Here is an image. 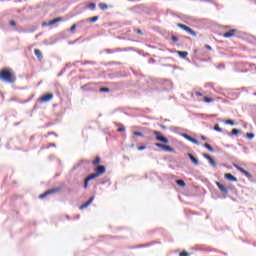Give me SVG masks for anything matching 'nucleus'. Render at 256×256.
Here are the masks:
<instances>
[{
	"label": "nucleus",
	"mask_w": 256,
	"mask_h": 256,
	"mask_svg": "<svg viewBox=\"0 0 256 256\" xmlns=\"http://www.w3.org/2000/svg\"><path fill=\"white\" fill-rule=\"evenodd\" d=\"M0 79L4 83H15L17 81V76L15 73L11 72L9 69H3L0 71Z\"/></svg>",
	"instance_id": "1"
},
{
	"label": "nucleus",
	"mask_w": 256,
	"mask_h": 256,
	"mask_svg": "<svg viewBox=\"0 0 256 256\" xmlns=\"http://www.w3.org/2000/svg\"><path fill=\"white\" fill-rule=\"evenodd\" d=\"M177 27H179L180 29H183V31H186L188 35H192V37H197V32H195V30L191 29L189 26L178 23Z\"/></svg>",
	"instance_id": "2"
},
{
	"label": "nucleus",
	"mask_w": 256,
	"mask_h": 256,
	"mask_svg": "<svg viewBox=\"0 0 256 256\" xmlns=\"http://www.w3.org/2000/svg\"><path fill=\"white\" fill-rule=\"evenodd\" d=\"M60 191H61L60 187L49 189L46 192H44L43 194H40L39 199H45V197H47V195H53L55 193H59Z\"/></svg>",
	"instance_id": "3"
},
{
	"label": "nucleus",
	"mask_w": 256,
	"mask_h": 256,
	"mask_svg": "<svg viewBox=\"0 0 256 256\" xmlns=\"http://www.w3.org/2000/svg\"><path fill=\"white\" fill-rule=\"evenodd\" d=\"M154 135H156V141H160V143H169V139L164 137L160 131L154 130Z\"/></svg>",
	"instance_id": "4"
},
{
	"label": "nucleus",
	"mask_w": 256,
	"mask_h": 256,
	"mask_svg": "<svg viewBox=\"0 0 256 256\" xmlns=\"http://www.w3.org/2000/svg\"><path fill=\"white\" fill-rule=\"evenodd\" d=\"M234 167H235V169H237V171H239L240 173L245 175V177H247V179H253V175L249 171L245 170L243 167H241L237 164H235Z\"/></svg>",
	"instance_id": "5"
},
{
	"label": "nucleus",
	"mask_w": 256,
	"mask_h": 256,
	"mask_svg": "<svg viewBox=\"0 0 256 256\" xmlns=\"http://www.w3.org/2000/svg\"><path fill=\"white\" fill-rule=\"evenodd\" d=\"M99 177L96 173L88 175L84 180V189H87L89 187V182L92 181V179H97Z\"/></svg>",
	"instance_id": "6"
},
{
	"label": "nucleus",
	"mask_w": 256,
	"mask_h": 256,
	"mask_svg": "<svg viewBox=\"0 0 256 256\" xmlns=\"http://www.w3.org/2000/svg\"><path fill=\"white\" fill-rule=\"evenodd\" d=\"M95 174L98 176V177H101V175H103L105 173V171H107V168H105V166L103 165H98L95 169Z\"/></svg>",
	"instance_id": "7"
},
{
	"label": "nucleus",
	"mask_w": 256,
	"mask_h": 256,
	"mask_svg": "<svg viewBox=\"0 0 256 256\" xmlns=\"http://www.w3.org/2000/svg\"><path fill=\"white\" fill-rule=\"evenodd\" d=\"M51 99H53V94L52 93H48V94L40 97L39 101L41 103H47V102L51 101Z\"/></svg>",
	"instance_id": "8"
},
{
	"label": "nucleus",
	"mask_w": 256,
	"mask_h": 256,
	"mask_svg": "<svg viewBox=\"0 0 256 256\" xmlns=\"http://www.w3.org/2000/svg\"><path fill=\"white\" fill-rule=\"evenodd\" d=\"M93 201H95V196L90 197L88 201H86L84 204L80 205L79 209L80 210L87 209L89 207V205H91L93 203Z\"/></svg>",
	"instance_id": "9"
},
{
	"label": "nucleus",
	"mask_w": 256,
	"mask_h": 256,
	"mask_svg": "<svg viewBox=\"0 0 256 256\" xmlns=\"http://www.w3.org/2000/svg\"><path fill=\"white\" fill-rule=\"evenodd\" d=\"M216 185L221 193L223 195H227L229 193V189L225 187V185L221 184V182H216Z\"/></svg>",
	"instance_id": "10"
},
{
	"label": "nucleus",
	"mask_w": 256,
	"mask_h": 256,
	"mask_svg": "<svg viewBox=\"0 0 256 256\" xmlns=\"http://www.w3.org/2000/svg\"><path fill=\"white\" fill-rule=\"evenodd\" d=\"M235 33H237V29H231L230 31L225 32L223 37H225V39H230V37H233Z\"/></svg>",
	"instance_id": "11"
},
{
	"label": "nucleus",
	"mask_w": 256,
	"mask_h": 256,
	"mask_svg": "<svg viewBox=\"0 0 256 256\" xmlns=\"http://www.w3.org/2000/svg\"><path fill=\"white\" fill-rule=\"evenodd\" d=\"M86 20H80L77 24H73L70 28L71 33H74L77 27H81Z\"/></svg>",
	"instance_id": "12"
},
{
	"label": "nucleus",
	"mask_w": 256,
	"mask_h": 256,
	"mask_svg": "<svg viewBox=\"0 0 256 256\" xmlns=\"http://www.w3.org/2000/svg\"><path fill=\"white\" fill-rule=\"evenodd\" d=\"M224 179H227L228 181H233V182L237 181V177L233 176V174L231 173H226L224 175Z\"/></svg>",
	"instance_id": "13"
},
{
	"label": "nucleus",
	"mask_w": 256,
	"mask_h": 256,
	"mask_svg": "<svg viewBox=\"0 0 256 256\" xmlns=\"http://www.w3.org/2000/svg\"><path fill=\"white\" fill-rule=\"evenodd\" d=\"M188 157L194 165H199V159H197L193 154L188 153Z\"/></svg>",
	"instance_id": "14"
},
{
	"label": "nucleus",
	"mask_w": 256,
	"mask_h": 256,
	"mask_svg": "<svg viewBox=\"0 0 256 256\" xmlns=\"http://www.w3.org/2000/svg\"><path fill=\"white\" fill-rule=\"evenodd\" d=\"M131 11H133V13H141V11H143V6L142 5H136V6L131 8Z\"/></svg>",
	"instance_id": "15"
},
{
	"label": "nucleus",
	"mask_w": 256,
	"mask_h": 256,
	"mask_svg": "<svg viewBox=\"0 0 256 256\" xmlns=\"http://www.w3.org/2000/svg\"><path fill=\"white\" fill-rule=\"evenodd\" d=\"M34 55H36V57H37V59H39V61H41V59H43V53H41V50H39V49L34 50Z\"/></svg>",
	"instance_id": "16"
},
{
	"label": "nucleus",
	"mask_w": 256,
	"mask_h": 256,
	"mask_svg": "<svg viewBox=\"0 0 256 256\" xmlns=\"http://www.w3.org/2000/svg\"><path fill=\"white\" fill-rule=\"evenodd\" d=\"M163 151H166L167 153H175V148H173L169 145H164Z\"/></svg>",
	"instance_id": "17"
},
{
	"label": "nucleus",
	"mask_w": 256,
	"mask_h": 256,
	"mask_svg": "<svg viewBox=\"0 0 256 256\" xmlns=\"http://www.w3.org/2000/svg\"><path fill=\"white\" fill-rule=\"evenodd\" d=\"M177 54L179 55V57H181V59H186L187 56L189 55V52H187V51H178Z\"/></svg>",
	"instance_id": "18"
},
{
	"label": "nucleus",
	"mask_w": 256,
	"mask_h": 256,
	"mask_svg": "<svg viewBox=\"0 0 256 256\" xmlns=\"http://www.w3.org/2000/svg\"><path fill=\"white\" fill-rule=\"evenodd\" d=\"M96 21H99V16H94L92 18L86 19L85 23H96Z\"/></svg>",
	"instance_id": "19"
},
{
	"label": "nucleus",
	"mask_w": 256,
	"mask_h": 256,
	"mask_svg": "<svg viewBox=\"0 0 256 256\" xmlns=\"http://www.w3.org/2000/svg\"><path fill=\"white\" fill-rule=\"evenodd\" d=\"M60 21H63V18L57 17V18H55L53 20H50L48 25H55V23H59Z\"/></svg>",
	"instance_id": "20"
},
{
	"label": "nucleus",
	"mask_w": 256,
	"mask_h": 256,
	"mask_svg": "<svg viewBox=\"0 0 256 256\" xmlns=\"http://www.w3.org/2000/svg\"><path fill=\"white\" fill-rule=\"evenodd\" d=\"M96 7H97V4H95V3H89L86 7H85V9H90V11H95V9H96Z\"/></svg>",
	"instance_id": "21"
},
{
	"label": "nucleus",
	"mask_w": 256,
	"mask_h": 256,
	"mask_svg": "<svg viewBox=\"0 0 256 256\" xmlns=\"http://www.w3.org/2000/svg\"><path fill=\"white\" fill-rule=\"evenodd\" d=\"M98 7L102 10V11H107V9H109V6L105 3H99Z\"/></svg>",
	"instance_id": "22"
},
{
	"label": "nucleus",
	"mask_w": 256,
	"mask_h": 256,
	"mask_svg": "<svg viewBox=\"0 0 256 256\" xmlns=\"http://www.w3.org/2000/svg\"><path fill=\"white\" fill-rule=\"evenodd\" d=\"M203 147H204L205 149H208V150L210 151V153H215V149L212 148V146H211L210 144L205 143V144L203 145Z\"/></svg>",
	"instance_id": "23"
},
{
	"label": "nucleus",
	"mask_w": 256,
	"mask_h": 256,
	"mask_svg": "<svg viewBox=\"0 0 256 256\" xmlns=\"http://www.w3.org/2000/svg\"><path fill=\"white\" fill-rule=\"evenodd\" d=\"M101 163V157L97 156L94 161H92V165L95 167Z\"/></svg>",
	"instance_id": "24"
},
{
	"label": "nucleus",
	"mask_w": 256,
	"mask_h": 256,
	"mask_svg": "<svg viewBox=\"0 0 256 256\" xmlns=\"http://www.w3.org/2000/svg\"><path fill=\"white\" fill-rule=\"evenodd\" d=\"M177 185H179V187H185L187 184L185 183L184 180L178 179L176 181Z\"/></svg>",
	"instance_id": "25"
},
{
	"label": "nucleus",
	"mask_w": 256,
	"mask_h": 256,
	"mask_svg": "<svg viewBox=\"0 0 256 256\" xmlns=\"http://www.w3.org/2000/svg\"><path fill=\"white\" fill-rule=\"evenodd\" d=\"M81 65H97V62H95V61H85V62H81Z\"/></svg>",
	"instance_id": "26"
},
{
	"label": "nucleus",
	"mask_w": 256,
	"mask_h": 256,
	"mask_svg": "<svg viewBox=\"0 0 256 256\" xmlns=\"http://www.w3.org/2000/svg\"><path fill=\"white\" fill-rule=\"evenodd\" d=\"M241 133V131L237 128L232 129L231 135L237 136Z\"/></svg>",
	"instance_id": "27"
},
{
	"label": "nucleus",
	"mask_w": 256,
	"mask_h": 256,
	"mask_svg": "<svg viewBox=\"0 0 256 256\" xmlns=\"http://www.w3.org/2000/svg\"><path fill=\"white\" fill-rule=\"evenodd\" d=\"M110 179L109 177H104L101 181H100V185H105L106 183H109Z\"/></svg>",
	"instance_id": "28"
},
{
	"label": "nucleus",
	"mask_w": 256,
	"mask_h": 256,
	"mask_svg": "<svg viewBox=\"0 0 256 256\" xmlns=\"http://www.w3.org/2000/svg\"><path fill=\"white\" fill-rule=\"evenodd\" d=\"M203 101H204L205 103H213L214 99L205 96V97L203 98Z\"/></svg>",
	"instance_id": "29"
},
{
	"label": "nucleus",
	"mask_w": 256,
	"mask_h": 256,
	"mask_svg": "<svg viewBox=\"0 0 256 256\" xmlns=\"http://www.w3.org/2000/svg\"><path fill=\"white\" fill-rule=\"evenodd\" d=\"M214 131H217L218 133H223V129L221 127H219V124H216L214 126Z\"/></svg>",
	"instance_id": "30"
},
{
	"label": "nucleus",
	"mask_w": 256,
	"mask_h": 256,
	"mask_svg": "<svg viewBox=\"0 0 256 256\" xmlns=\"http://www.w3.org/2000/svg\"><path fill=\"white\" fill-rule=\"evenodd\" d=\"M208 161L212 167H217V162H215V159L210 158Z\"/></svg>",
	"instance_id": "31"
},
{
	"label": "nucleus",
	"mask_w": 256,
	"mask_h": 256,
	"mask_svg": "<svg viewBox=\"0 0 256 256\" xmlns=\"http://www.w3.org/2000/svg\"><path fill=\"white\" fill-rule=\"evenodd\" d=\"M109 91H111V90L107 87L100 88V93H109Z\"/></svg>",
	"instance_id": "32"
},
{
	"label": "nucleus",
	"mask_w": 256,
	"mask_h": 256,
	"mask_svg": "<svg viewBox=\"0 0 256 256\" xmlns=\"http://www.w3.org/2000/svg\"><path fill=\"white\" fill-rule=\"evenodd\" d=\"M182 136L184 137V139H187V141H191V139H193V137H191L187 133H182Z\"/></svg>",
	"instance_id": "33"
},
{
	"label": "nucleus",
	"mask_w": 256,
	"mask_h": 256,
	"mask_svg": "<svg viewBox=\"0 0 256 256\" xmlns=\"http://www.w3.org/2000/svg\"><path fill=\"white\" fill-rule=\"evenodd\" d=\"M133 135H135V137H143V132L135 131Z\"/></svg>",
	"instance_id": "34"
},
{
	"label": "nucleus",
	"mask_w": 256,
	"mask_h": 256,
	"mask_svg": "<svg viewBox=\"0 0 256 256\" xmlns=\"http://www.w3.org/2000/svg\"><path fill=\"white\" fill-rule=\"evenodd\" d=\"M246 137H247V139H254L255 138V134L254 133H247Z\"/></svg>",
	"instance_id": "35"
},
{
	"label": "nucleus",
	"mask_w": 256,
	"mask_h": 256,
	"mask_svg": "<svg viewBox=\"0 0 256 256\" xmlns=\"http://www.w3.org/2000/svg\"><path fill=\"white\" fill-rule=\"evenodd\" d=\"M190 143H194V145H200L201 143L197 140V139H195V138H192L191 140H190Z\"/></svg>",
	"instance_id": "36"
},
{
	"label": "nucleus",
	"mask_w": 256,
	"mask_h": 256,
	"mask_svg": "<svg viewBox=\"0 0 256 256\" xmlns=\"http://www.w3.org/2000/svg\"><path fill=\"white\" fill-rule=\"evenodd\" d=\"M105 53L111 54V53H117V50L114 49H106Z\"/></svg>",
	"instance_id": "37"
},
{
	"label": "nucleus",
	"mask_w": 256,
	"mask_h": 256,
	"mask_svg": "<svg viewBox=\"0 0 256 256\" xmlns=\"http://www.w3.org/2000/svg\"><path fill=\"white\" fill-rule=\"evenodd\" d=\"M225 124L226 125H235V121L234 120H226Z\"/></svg>",
	"instance_id": "38"
},
{
	"label": "nucleus",
	"mask_w": 256,
	"mask_h": 256,
	"mask_svg": "<svg viewBox=\"0 0 256 256\" xmlns=\"http://www.w3.org/2000/svg\"><path fill=\"white\" fill-rule=\"evenodd\" d=\"M155 147H159L160 149H164L165 148V144L155 143Z\"/></svg>",
	"instance_id": "39"
},
{
	"label": "nucleus",
	"mask_w": 256,
	"mask_h": 256,
	"mask_svg": "<svg viewBox=\"0 0 256 256\" xmlns=\"http://www.w3.org/2000/svg\"><path fill=\"white\" fill-rule=\"evenodd\" d=\"M203 158L207 159V161H209L210 159H212L213 157H211V155L209 154H203Z\"/></svg>",
	"instance_id": "40"
},
{
	"label": "nucleus",
	"mask_w": 256,
	"mask_h": 256,
	"mask_svg": "<svg viewBox=\"0 0 256 256\" xmlns=\"http://www.w3.org/2000/svg\"><path fill=\"white\" fill-rule=\"evenodd\" d=\"M9 25H10L11 27H16V26H17V22H15L14 20H11V21L9 22Z\"/></svg>",
	"instance_id": "41"
},
{
	"label": "nucleus",
	"mask_w": 256,
	"mask_h": 256,
	"mask_svg": "<svg viewBox=\"0 0 256 256\" xmlns=\"http://www.w3.org/2000/svg\"><path fill=\"white\" fill-rule=\"evenodd\" d=\"M124 131H125V127L124 126H122V127L117 129L118 133H124Z\"/></svg>",
	"instance_id": "42"
},
{
	"label": "nucleus",
	"mask_w": 256,
	"mask_h": 256,
	"mask_svg": "<svg viewBox=\"0 0 256 256\" xmlns=\"http://www.w3.org/2000/svg\"><path fill=\"white\" fill-rule=\"evenodd\" d=\"M171 39L174 43H177L179 41V38L177 36H172Z\"/></svg>",
	"instance_id": "43"
},
{
	"label": "nucleus",
	"mask_w": 256,
	"mask_h": 256,
	"mask_svg": "<svg viewBox=\"0 0 256 256\" xmlns=\"http://www.w3.org/2000/svg\"><path fill=\"white\" fill-rule=\"evenodd\" d=\"M147 149V146H140L138 147V151H145Z\"/></svg>",
	"instance_id": "44"
},
{
	"label": "nucleus",
	"mask_w": 256,
	"mask_h": 256,
	"mask_svg": "<svg viewBox=\"0 0 256 256\" xmlns=\"http://www.w3.org/2000/svg\"><path fill=\"white\" fill-rule=\"evenodd\" d=\"M79 63L81 65L82 62L81 61H75V62H73L72 65H73V67H77V65H79Z\"/></svg>",
	"instance_id": "45"
},
{
	"label": "nucleus",
	"mask_w": 256,
	"mask_h": 256,
	"mask_svg": "<svg viewBox=\"0 0 256 256\" xmlns=\"http://www.w3.org/2000/svg\"><path fill=\"white\" fill-rule=\"evenodd\" d=\"M50 147H57V145L55 143H51L46 147V149H50Z\"/></svg>",
	"instance_id": "46"
},
{
	"label": "nucleus",
	"mask_w": 256,
	"mask_h": 256,
	"mask_svg": "<svg viewBox=\"0 0 256 256\" xmlns=\"http://www.w3.org/2000/svg\"><path fill=\"white\" fill-rule=\"evenodd\" d=\"M179 256H189V254H188V252H181L180 254H179Z\"/></svg>",
	"instance_id": "47"
},
{
	"label": "nucleus",
	"mask_w": 256,
	"mask_h": 256,
	"mask_svg": "<svg viewBox=\"0 0 256 256\" xmlns=\"http://www.w3.org/2000/svg\"><path fill=\"white\" fill-rule=\"evenodd\" d=\"M136 33H138V35H143V31L141 29H137Z\"/></svg>",
	"instance_id": "48"
},
{
	"label": "nucleus",
	"mask_w": 256,
	"mask_h": 256,
	"mask_svg": "<svg viewBox=\"0 0 256 256\" xmlns=\"http://www.w3.org/2000/svg\"><path fill=\"white\" fill-rule=\"evenodd\" d=\"M205 48L208 49V51H211V49H213L209 44H206Z\"/></svg>",
	"instance_id": "49"
},
{
	"label": "nucleus",
	"mask_w": 256,
	"mask_h": 256,
	"mask_svg": "<svg viewBox=\"0 0 256 256\" xmlns=\"http://www.w3.org/2000/svg\"><path fill=\"white\" fill-rule=\"evenodd\" d=\"M48 135H54V137H58L57 133L55 132H48Z\"/></svg>",
	"instance_id": "50"
},
{
	"label": "nucleus",
	"mask_w": 256,
	"mask_h": 256,
	"mask_svg": "<svg viewBox=\"0 0 256 256\" xmlns=\"http://www.w3.org/2000/svg\"><path fill=\"white\" fill-rule=\"evenodd\" d=\"M66 67H67L68 69H70V67H73V64H71V62H69V63L66 64Z\"/></svg>",
	"instance_id": "51"
},
{
	"label": "nucleus",
	"mask_w": 256,
	"mask_h": 256,
	"mask_svg": "<svg viewBox=\"0 0 256 256\" xmlns=\"http://www.w3.org/2000/svg\"><path fill=\"white\" fill-rule=\"evenodd\" d=\"M139 247H147V245H139V246H135V247H133V249H139Z\"/></svg>",
	"instance_id": "52"
},
{
	"label": "nucleus",
	"mask_w": 256,
	"mask_h": 256,
	"mask_svg": "<svg viewBox=\"0 0 256 256\" xmlns=\"http://www.w3.org/2000/svg\"><path fill=\"white\" fill-rule=\"evenodd\" d=\"M196 95H197V97H203V93H201V92H196Z\"/></svg>",
	"instance_id": "53"
},
{
	"label": "nucleus",
	"mask_w": 256,
	"mask_h": 256,
	"mask_svg": "<svg viewBox=\"0 0 256 256\" xmlns=\"http://www.w3.org/2000/svg\"><path fill=\"white\" fill-rule=\"evenodd\" d=\"M160 127H161V129H163L164 131L167 130V126H165V125H163V124L160 125Z\"/></svg>",
	"instance_id": "54"
},
{
	"label": "nucleus",
	"mask_w": 256,
	"mask_h": 256,
	"mask_svg": "<svg viewBox=\"0 0 256 256\" xmlns=\"http://www.w3.org/2000/svg\"><path fill=\"white\" fill-rule=\"evenodd\" d=\"M202 141H207V137L201 136Z\"/></svg>",
	"instance_id": "55"
},
{
	"label": "nucleus",
	"mask_w": 256,
	"mask_h": 256,
	"mask_svg": "<svg viewBox=\"0 0 256 256\" xmlns=\"http://www.w3.org/2000/svg\"><path fill=\"white\" fill-rule=\"evenodd\" d=\"M110 65H115V62H110Z\"/></svg>",
	"instance_id": "56"
},
{
	"label": "nucleus",
	"mask_w": 256,
	"mask_h": 256,
	"mask_svg": "<svg viewBox=\"0 0 256 256\" xmlns=\"http://www.w3.org/2000/svg\"><path fill=\"white\" fill-rule=\"evenodd\" d=\"M128 1L135 2V1H137V0H128Z\"/></svg>",
	"instance_id": "57"
},
{
	"label": "nucleus",
	"mask_w": 256,
	"mask_h": 256,
	"mask_svg": "<svg viewBox=\"0 0 256 256\" xmlns=\"http://www.w3.org/2000/svg\"><path fill=\"white\" fill-rule=\"evenodd\" d=\"M211 117H216V115H215V114H213V115H211Z\"/></svg>",
	"instance_id": "58"
},
{
	"label": "nucleus",
	"mask_w": 256,
	"mask_h": 256,
	"mask_svg": "<svg viewBox=\"0 0 256 256\" xmlns=\"http://www.w3.org/2000/svg\"><path fill=\"white\" fill-rule=\"evenodd\" d=\"M131 147H135V144H132Z\"/></svg>",
	"instance_id": "59"
},
{
	"label": "nucleus",
	"mask_w": 256,
	"mask_h": 256,
	"mask_svg": "<svg viewBox=\"0 0 256 256\" xmlns=\"http://www.w3.org/2000/svg\"><path fill=\"white\" fill-rule=\"evenodd\" d=\"M49 135L47 134V135H45L44 137H48Z\"/></svg>",
	"instance_id": "60"
}]
</instances>
